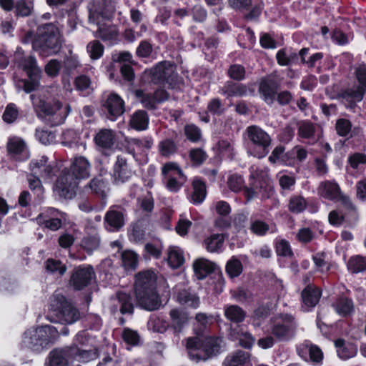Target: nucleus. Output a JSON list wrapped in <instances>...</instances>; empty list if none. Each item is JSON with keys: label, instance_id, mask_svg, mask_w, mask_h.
<instances>
[{"label": "nucleus", "instance_id": "obj_1", "mask_svg": "<svg viewBox=\"0 0 366 366\" xmlns=\"http://www.w3.org/2000/svg\"><path fill=\"white\" fill-rule=\"evenodd\" d=\"M222 340L212 337H192L186 340V347L192 360H207L220 352Z\"/></svg>", "mask_w": 366, "mask_h": 366}, {"label": "nucleus", "instance_id": "obj_2", "mask_svg": "<svg viewBox=\"0 0 366 366\" xmlns=\"http://www.w3.org/2000/svg\"><path fill=\"white\" fill-rule=\"evenodd\" d=\"M61 41L59 29L54 24H46L39 27V36L32 41V47L41 55L57 52Z\"/></svg>", "mask_w": 366, "mask_h": 366}, {"label": "nucleus", "instance_id": "obj_3", "mask_svg": "<svg viewBox=\"0 0 366 366\" xmlns=\"http://www.w3.org/2000/svg\"><path fill=\"white\" fill-rule=\"evenodd\" d=\"M58 336L57 329L51 325L29 329L24 333L23 343L26 347L39 350L48 345Z\"/></svg>", "mask_w": 366, "mask_h": 366}, {"label": "nucleus", "instance_id": "obj_4", "mask_svg": "<svg viewBox=\"0 0 366 366\" xmlns=\"http://www.w3.org/2000/svg\"><path fill=\"white\" fill-rule=\"evenodd\" d=\"M21 51L18 49L14 55L15 61L20 68L27 74L30 81H23L24 89L29 93L35 90L39 85L41 69L37 66L36 60L32 56L21 57Z\"/></svg>", "mask_w": 366, "mask_h": 366}, {"label": "nucleus", "instance_id": "obj_5", "mask_svg": "<svg viewBox=\"0 0 366 366\" xmlns=\"http://www.w3.org/2000/svg\"><path fill=\"white\" fill-rule=\"evenodd\" d=\"M356 77L360 86H352L343 92L342 94V102L351 112H356L353 109L356 103L360 102L365 93L364 87H366V66L360 65L355 71Z\"/></svg>", "mask_w": 366, "mask_h": 366}, {"label": "nucleus", "instance_id": "obj_6", "mask_svg": "<svg viewBox=\"0 0 366 366\" xmlns=\"http://www.w3.org/2000/svg\"><path fill=\"white\" fill-rule=\"evenodd\" d=\"M296 327L291 315H280L272 319L269 331L277 340H287L294 336Z\"/></svg>", "mask_w": 366, "mask_h": 366}, {"label": "nucleus", "instance_id": "obj_7", "mask_svg": "<svg viewBox=\"0 0 366 366\" xmlns=\"http://www.w3.org/2000/svg\"><path fill=\"white\" fill-rule=\"evenodd\" d=\"M52 307L59 310L58 317L64 324H72L80 317L77 309L59 293L52 297Z\"/></svg>", "mask_w": 366, "mask_h": 366}, {"label": "nucleus", "instance_id": "obj_8", "mask_svg": "<svg viewBox=\"0 0 366 366\" xmlns=\"http://www.w3.org/2000/svg\"><path fill=\"white\" fill-rule=\"evenodd\" d=\"M115 9V2L113 0H93L89 6V21L99 24V19L109 18Z\"/></svg>", "mask_w": 366, "mask_h": 366}, {"label": "nucleus", "instance_id": "obj_9", "mask_svg": "<svg viewBox=\"0 0 366 366\" xmlns=\"http://www.w3.org/2000/svg\"><path fill=\"white\" fill-rule=\"evenodd\" d=\"M162 174L168 176L166 187L170 192H177L185 181L182 171L174 163L164 164Z\"/></svg>", "mask_w": 366, "mask_h": 366}, {"label": "nucleus", "instance_id": "obj_10", "mask_svg": "<svg viewBox=\"0 0 366 366\" xmlns=\"http://www.w3.org/2000/svg\"><path fill=\"white\" fill-rule=\"evenodd\" d=\"M79 180L71 172L63 173L57 179L56 189L59 196L71 199L76 192Z\"/></svg>", "mask_w": 366, "mask_h": 366}, {"label": "nucleus", "instance_id": "obj_11", "mask_svg": "<svg viewBox=\"0 0 366 366\" xmlns=\"http://www.w3.org/2000/svg\"><path fill=\"white\" fill-rule=\"evenodd\" d=\"M94 277L91 266L76 268L71 274L69 285L75 290H80L87 286Z\"/></svg>", "mask_w": 366, "mask_h": 366}, {"label": "nucleus", "instance_id": "obj_12", "mask_svg": "<svg viewBox=\"0 0 366 366\" xmlns=\"http://www.w3.org/2000/svg\"><path fill=\"white\" fill-rule=\"evenodd\" d=\"M157 275L152 271H145L139 272L136 276L135 294H138L141 297L144 292L149 290H156Z\"/></svg>", "mask_w": 366, "mask_h": 366}, {"label": "nucleus", "instance_id": "obj_13", "mask_svg": "<svg viewBox=\"0 0 366 366\" xmlns=\"http://www.w3.org/2000/svg\"><path fill=\"white\" fill-rule=\"evenodd\" d=\"M134 95L143 106L148 109L154 108L157 103L162 102L168 98V94L162 89H157L153 95L143 90L137 89L134 91Z\"/></svg>", "mask_w": 366, "mask_h": 366}, {"label": "nucleus", "instance_id": "obj_14", "mask_svg": "<svg viewBox=\"0 0 366 366\" xmlns=\"http://www.w3.org/2000/svg\"><path fill=\"white\" fill-rule=\"evenodd\" d=\"M77 351L76 347L54 350L49 355V366H69V358Z\"/></svg>", "mask_w": 366, "mask_h": 366}, {"label": "nucleus", "instance_id": "obj_15", "mask_svg": "<svg viewBox=\"0 0 366 366\" xmlns=\"http://www.w3.org/2000/svg\"><path fill=\"white\" fill-rule=\"evenodd\" d=\"M90 170L91 164L86 157L79 156L72 160L70 172L78 180L89 177Z\"/></svg>", "mask_w": 366, "mask_h": 366}, {"label": "nucleus", "instance_id": "obj_16", "mask_svg": "<svg viewBox=\"0 0 366 366\" xmlns=\"http://www.w3.org/2000/svg\"><path fill=\"white\" fill-rule=\"evenodd\" d=\"M7 150L11 156L21 161L27 159L29 157L25 142L19 137H14L9 139Z\"/></svg>", "mask_w": 366, "mask_h": 366}, {"label": "nucleus", "instance_id": "obj_17", "mask_svg": "<svg viewBox=\"0 0 366 366\" xmlns=\"http://www.w3.org/2000/svg\"><path fill=\"white\" fill-rule=\"evenodd\" d=\"M174 72L172 65L167 61L158 64L150 70L152 81L154 84H159L164 81H169V78Z\"/></svg>", "mask_w": 366, "mask_h": 366}, {"label": "nucleus", "instance_id": "obj_18", "mask_svg": "<svg viewBox=\"0 0 366 366\" xmlns=\"http://www.w3.org/2000/svg\"><path fill=\"white\" fill-rule=\"evenodd\" d=\"M248 138L255 145L262 147L264 151L270 145L269 136L261 128L250 126L247 129Z\"/></svg>", "mask_w": 366, "mask_h": 366}, {"label": "nucleus", "instance_id": "obj_19", "mask_svg": "<svg viewBox=\"0 0 366 366\" xmlns=\"http://www.w3.org/2000/svg\"><path fill=\"white\" fill-rule=\"evenodd\" d=\"M84 189L87 192L104 197L109 191V180L102 175L95 177L85 186Z\"/></svg>", "mask_w": 366, "mask_h": 366}, {"label": "nucleus", "instance_id": "obj_20", "mask_svg": "<svg viewBox=\"0 0 366 366\" xmlns=\"http://www.w3.org/2000/svg\"><path fill=\"white\" fill-rule=\"evenodd\" d=\"M136 297L139 305L145 310H155L160 306L159 297L156 290L144 291L142 297L136 294Z\"/></svg>", "mask_w": 366, "mask_h": 366}, {"label": "nucleus", "instance_id": "obj_21", "mask_svg": "<svg viewBox=\"0 0 366 366\" xmlns=\"http://www.w3.org/2000/svg\"><path fill=\"white\" fill-rule=\"evenodd\" d=\"M259 187L257 186L255 188L245 187L244 192L248 200H250L257 196H260L262 199H269L274 195V191L271 184H266L264 182H259Z\"/></svg>", "mask_w": 366, "mask_h": 366}, {"label": "nucleus", "instance_id": "obj_22", "mask_svg": "<svg viewBox=\"0 0 366 366\" xmlns=\"http://www.w3.org/2000/svg\"><path fill=\"white\" fill-rule=\"evenodd\" d=\"M318 192L322 197L328 199H336L341 196L339 185L331 181L321 182L318 188Z\"/></svg>", "mask_w": 366, "mask_h": 366}, {"label": "nucleus", "instance_id": "obj_23", "mask_svg": "<svg viewBox=\"0 0 366 366\" xmlns=\"http://www.w3.org/2000/svg\"><path fill=\"white\" fill-rule=\"evenodd\" d=\"M215 264L208 259L200 258L197 259L193 264V269L197 279L205 278L208 274L214 270Z\"/></svg>", "mask_w": 366, "mask_h": 366}, {"label": "nucleus", "instance_id": "obj_24", "mask_svg": "<svg viewBox=\"0 0 366 366\" xmlns=\"http://www.w3.org/2000/svg\"><path fill=\"white\" fill-rule=\"evenodd\" d=\"M105 107L109 114H123L126 112L123 99L116 94H111L108 96Z\"/></svg>", "mask_w": 366, "mask_h": 366}, {"label": "nucleus", "instance_id": "obj_25", "mask_svg": "<svg viewBox=\"0 0 366 366\" xmlns=\"http://www.w3.org/2000/svg\"><path fill=\"white\" fill-rule=\"evenodd\" d=\"M114 133L111 129H103L95 136L96 144L104 149H109L114 144Z\"/></svg>", "mask_w": 366, "mask_h": 366}, {"label": "nucleus", "instance_id": "obj_26", "mask_svg": "<svg viewBox=\"0 0 366 366\" xmlns=\"http://www.w3.org/2000/svg\"><path fill=\"white\" fill-rule=\"evenodd\" d=\"M106 223L115 230L119 229L124 224V214L119 210L112 208L104 217Z\"/></svg>", "mask_w": 366, "mask_h": 366}, {"label": "nucleus", "instance_id": "obj_27", "mask_svg": "<svg viewBox=\"0 0 366 366\" xmlns=\"http://www.w3.org/2000/svg\"><path fill=\"white\" fill-rule=\"evenodd\" d=\"M231 336L239 341V345L245 348H250L255 342L254 337L241 327H237L231 331Z\"/></svg>", "mask_w": 366, "mask_h": 366}, {"label": "nucleus", "instance_id": "obj_28", "mask_svg": "<svg viewBox=\"0 0 366 366\" xmlns=\"http://www.w3.org/2000/svg\"><path fill=\"white\" fill-rule=\"evenodd\" d=\"M320 296V291L310 285L305 287L302 292V302L307 307L315 306L319 302Z\"/></svg>", "mask_w": 366, "mask_h": 366}, {"label": "nucleus", "instance_id": "obj_29", "mask_svg": "<svg viewBox=\"0 0 366 366\" xmlns=\"http://www.w3.org/2000/svg\"><path fill=\"white\" fill-rule=\"evenodd\" d=\"M347 269L352 274L362 273L366 271V257L354 255L347 264Z\"/></svg>", "mask_w": 366, "mask_h": 366}, {"label": "nucleus", "instance_id": "obj_30", "mask_svg": "<svg viewBox=\"0 0 366 366\" xmlns=\"http://www.w3.org/2000/svg\"><path fill=\"white\" fill-rule=\"evenodd\" d=\"M276 90L273 83L268 80H262L259 86V92L262 99L268 104L274 102Z\"/></svg>", "mask_w": 366, "mask_h": 366}, {"label": "nucleus", "instance_id": "obj_31", "mask_svg": "<svg viewBox=\"0 0 366 366\" xmlns=\"http://www.w3.org/2000/svg\"><path fill=\"white\" fill-rule=\"evenodd\" d=\"M248 352L238 350L228 355L224 361L223 366H242L249 359Z\"/></svg>", "mask_w": 366, "mask_h": 366}, {"label": "nucleus", "instance_id": "obj_32", "mask_svg": "<svg viewBox=\"0 0 366 366\" xmlns=\"http://www.w3.org/2000/svg\"><path fill=\"white\" fill-rule=\"evenodd\" d=\"M247 92V88L242 84L227 81L222 88L221 93L227 97L242 96Z\"/></svg>", "mask_w": 366, "mask_h": 366}, {"label": "nucleus", "instance_id": "obj_33", "mask_svg": "<svg viewBox=\"0 0 366 366\" xmlns=\"http://www.w3.org/2000/svg\"><path fill=\"white\" fill-rule=\"evenodd\" d=\"M224 316L228 320L239 323L244 320L245 312L237 305H229L224 308Z\"/></svg>", "mask_w": 366, "mask_h": 366}, {"label": "nucleus", "instance_id": "obj_34", "mask_svg": "<svg viewBox=\"0 0 366 366\" xmlns=\"http://www.w3.org/2000/svg\"><path fill=\"white\" fill-rule=\"evenodd\" d=\"M172 320V325L174 330L180 331L183 326L188 322V315L186 312L177 309L172 310L169 312Z\"/></svg>", "mask_w": 366, "mask_h": 366}, {"label": "nucleus", "instance_id": "obj_35", "mask_svg": "<svg viewBox=\"0 0 366 366\" xmlns=\"http://www.w3.org/2000/svg\"><path fill=\"white\" fill-rule=\"evenodd\" d=\"M276 59L280 66H289L297 59V54L290 49H282L277 51Z\"/></svg>", "mask_w": 366, "mask_h": 366}, {"label": "nucleus", "instance_id": "obj_36", "mask_svg": "<svg viewBox=\"0 0 366 366\" xmlns=\"http://www.w3.org/2000/svg\"><path fill=\"white\" fill-rule=\"evenodd\" d=\"M192 185L194 189L192 195V202L195 204H200L204 201L206 197V186L204 183L199 179H194Z\"/></svg>", "mask_w": 366, "mask_h": 366}, {"label": "nucleus", "instance_id": "obj_37", "mask_svg": "<svg viewBox=\"0 0 366 366\" xmlns=\"http://www.w3.org/2000/svg\"><path fill=\"white\" fill-rule=\"evenodd\" d=\"M167 261L171 267H179L184 262L182 251L178 247H170L168 252Z\"/></svg>", "mask_w": 366, "mask_h": 366}, {"label": "nucleus", "instance_id": "obj_38", "mask_svg": "<svg viewBox=\"0 0 366 366\" xmlns=\"http://www.w3.org/2000/svg\"><path fill=\"white\" fill-rule=\"evenodd\" d=\"M114 302L119 305L122 314H132L134 307L132 303V298L125 293H118Z\"/></svg>", "mask_w": 366, "mask_h": 366}, {"label": "nucleus", "instance_id": "obj_39", "mask_svg": "<svg viewBox=\"0 0 366 366\" xmlns=\"http://www.w3.org/2000/svg\"><path fill=\"white\" fill-rule=\"evenodd\" d=\"M300 353L302 356L308 354L312 362H318L322 358V352L321 350L318 347L312 345L303 344L300 347Z\"/></svg>", "mask_w": 366, "mask_h": 366}, {"label": "nucleus", "instance_id": "obj_40", "mask_svg": "<svg viewBox=\"0 0 366 366\" xmlns=\"http://www.w3.org/2000/svg\"><path fill=\"white\" fill-rule=\"evenodd\" d=\"M98 25V30L96 33V36L102 39L103 40H109L114 39L117 35V31L115 27L106 24H102V19H99Z\"/></svg>", "mask_w": 366, "mask_h": 366}, {"label": "nucleus", "instance_id": "obj_41", "mask_svg": "<svg viewBox=\"0 0 366 366\" xmlns=\"http://www.w3.org/2000/svg\"><path fill=\"white\" fill-rule=\"evenodd\" d=\"M34 105L37 113L44 112V114H53L59 111L61 107V104L56 99L53 100L52 105H47L41 100H39V104H37V102H34Z\"/></svg>", "mask_w": 366, "mask_h": 366}, {"label": "nucleus", "instance_id": "obj_42", "mask_svg": "<svg viewBox=\"0 0 366 366\" xmlns=\"http://www.w3.org/2000/svg\"><path fill=\"white\" fill-rule=\"evenodd\" d=\"M178 301L182 305L193 308H197L199 305V297L187 290H182L179 293Z\"/></svg>", "mask_w": 366, "mask_h": 366}, {"label": "nucleus", "instance_id": "obj_43", "mask_svg": "<svg viewBox=\"0 0 366 366\" xmlns=\"http://www.w3.org/2000/svg\"><path fill=\"white\" fill-rule=\"evenodd\" d=\"M336 312L341 316H347L354 310L352 302L346 298L340 299L334 304Z\"/></svg>", "mask_w": 366, "mask_h": 366}, {"label": "nucleus", "instance_id": "obj_44", "mask_svg": "<svg viewBox=\"0 0 366 366\" xmlns=\"http://www.w3.org/2000/svg\"><path fill=\"white\" fill-rule=\"evenodd\" d=\"M306 199L301 196H294L290 198L288 204V209L291 212L300 213L307 207Z\"/></svg>", "mask_w": 366, "mask_h": 366}, {"label": "nucleus", "instance_id": "obj_45", "mask_svg": "<svg viewBox=\"0 0 366 366\" xmlns=\"http://www.w3.org/2000/svg\"><path fill=\"white\" fill-rule=\"evenodd\" d=\"M122 262L126 269H134L138 264L137 254L133 251H124L122 254Z\"/></svg>", "mask_w": 366, "mask_h": 366}, {"label": "nucleus", "instance_id": "obj_46", "mask_svg": "<svg viewBox=\"0 0 366 366\" xmlns=\"http://www.w3.org/2000/svg\"><path fill=\"white\" fill-rule=\"evenodd\" d=\"M34 9L32 0H20L15 5L16 14L21 16L30 15Z\"/></svg>", "mask_w": 366, "mask_h": 366}, {"label": "nucleus", "instance_id": "obj_47", "mask_svg": "<svg viewBox=\"0 0 366 366\" xmlns=\"http://www.w3.org/2000/svg\"><path fill=\"white\" fill-rule=\"evenodd\" d=\"M45 267L47 272L59 276L63 275L66 271V267L64 264H61L60 261L53 259H47L45 263Z\"/></svg>", "mask_w": 366, "mask_h": 366}, {"label": "nucleus", "instance_id": "obj_48", "mask_svg": "<svg viewBox=\"0 0 366 366\" xmlns=\"http://www.w3.org/2000/svg\"><path fill=\"white\" fill-rule=\"evenodd\" d=\"M196 325H195V333L197 336L202 337L201 335L203 330L212 321V317L208 316L205 313H198L195 317Z\"/></svg>", "mask_w": 366, "mask_h": 366}, {"label": "nucleus", "instance_id": "obj_49", "mask_svg": "<svg viewBox=\"0 0 366 366\" xmlns=\"http://www.w3.org/2000/svg\"><path fill=\"white\" fill-rule=\"evenodd\" d=\"M224 237L222 234H212L205 240L207 249L210 252H216L222 247Z\"/></svg>", "mask_w": 366, "mask_h": 366}, {"label": "nucleus", "instance_id": "obj_50", "mask_svg": "<svg viewBox=\"0 0 366 366\" xmlns=\"http://www.w3.org/2000/svg\"><path fill=\"white\" fill-rule=\"evenodd\" d=\"M77 349V353H74L71 357L77 360L78 361L88 362L94 360L97 357V352L95 350H86L84 348H79L75 346Z\"/></svg>", "mask_w": 366, "mask_h": 366}, {"label": "nucleus", "instance_id": "obj_51", "mask_svg": "<svg viewBox=\"0 0 366 366\" xmlns=\"http://www.w3.org/2000/svg\"><path fill=\"white\" fill-rule=\"evenodd\" d=\"M308 49H302L300 51V56L302 63L305 64L309 67H313L316 65V63L322 59L323 55L322 53H315L311 55L307 59H306V54H308Z\"/></svg>", "mask_w": 366, "mask_h": 366}, {"label": "nucleus", "instance_id": "obj_52", "mask_svg": "<svg viewBox=\"0 0 366 366\" xmlns=\"http://www.w3.org/2000/svg\"><path fill=\"white\" fill-rule=\"evenodd\" d=\"M148 124L149 119L147 116H132L129 120L131 128L137 131L145 130Z\"/></svg>", "mask_w": 366, "mask_h": 366}, {"label": "nucleus", "instance_id": "obj_53", "mask_svg": "<svg viewBox=\"0 0 366 366\" xmlns=\"http://www.w3.org/2000/svg\"><path fill=\"white\" fill-rule=\"evenodd\" d=\"M159 149L161 155L164 157H169L175 153L177 150V145L173 141L167 139L159 143Z\"/></svg>", "mask_w": 366, "mask_h": 366}, {"label": "nucleus", "instance_id": "obj_54", "mask_svg": "<svg viewBox=\"0 0 366 366\" xmlns=\"http://www.w3.org/2000/svg\"><path fill=\"white\" fill-rule=\"evenodd\" d=\"M64 213L59 212V210L54 208L51 207L47 209L44 212L39 214L36 219L39 224H41L44 222L43 221L45 219H51L57 217L64 218Z\"/></svg>", "mask_w": 366, "mask_h": 366}, {"label": "nucleus", "instance_id": "obj_55", "mask_svg": "<svg viewBox=\"0 0 366 366\" xmlns=\"http://www.w3.org/2000/svg\"><path fill=\"white\" fill-rule=\"evenodd\" d=\"M226 271L232 278L239 276L242 271L241 262L237 259H231L227 264Z\"/></svg>", "mask_w": 366, "mask_h": 366}, {"label": "nucleus", "instance_id": "obj_56", "mask_svg": "<svg viewBox=\"0 0 366 366\" xmlns=\"http://www.w3.org/2000/svg\"><path fill=\"white\" fill-rule=\"evenodd\" d=\"M87 51L93 59H97L103 54L104 47L97 41H91L87 45Z\"/></svg>", "mask_w": 366, "mask_h": 366}, {"label": "nucleus", "instance_id": "obj_57", "mask_svg": "<svg viewBox=\"0 0 366 366\" xmlns=\"http://www.w3.org/2000/svg\"><path fill=\"white\" fill-rule=\"evenodd\" d=\"M285 148L282 146L277 147L272 152V154L269 157V160L272 163H276L279 161L284 162L285 164H290V162H287V155L284 154Z\"/></svg>", "mask_w": 366, "mask_h": 366}, {"label": "nucleus", "instance_id": "obj_58", "mask_svg": "<svg viewBox=\"0 0 366 366\" xmlns=\"http://www.w3.org/2000/svg\"><path fill=\"white\" fill-rule=\"evenodd\" d=\"M76 88L79 91H88L92 89V84L90 78L86 75H80L75 79Z\"/></svg>", "mask_w": 366, "mask_h": 366}, {"label": "nucleus", "instance_id": "obj_59", "mask_svg": "<svg viewBox=\"0 0 366 366\" xmlns=\"http://www.w3.org/2000/svg\"><path fill=\"white\" fill-rule=\"evenodd\" d=\"M36 137L43 144L45 145L52 143L55 139V135L53 132L39 129H36Z\"/></svg>", "mask_w": 366, "mask_h": 366}, {"label": "nucleus", "instance_id": "obj_60", "mask_svg": "<svg viewBox=\"0 0 366 366\" xmlns=\"http://www.w3.org/2000/svg\"><path fill=\"white\" fill-rule=\"evenodd\" d=\"M83 247L89 252L96 250L99 247V238L96 236H89L82 240Z\"/></svg>", "mask_w": 366, "mask_h": 366}, {"label": "nucleus", "instance_id": "obj_61", "mask_svg": "<svg viewBox=\"0 0 366 366\" xmlns=\"http://www.w3.org/2000/svg\"><path fill=\"white\" fill-rule=\"evenodd\" d=\"M250 229L254 234L262 236L269 230V225L262 221L256 220L251 224Z\"/></svg>", "mask_w": 366, "mask_h": 366}, {"label": "nucleus", "instance_id": "obj_62", "mask_svg": "<svg viewBox=\"0 0 366 366\" xmlns=\"http://www.w3.org/2000/svg\"><path fill=\"white\" fill-rule=\"evenodd\" d=\"M149 327L154 332L163 333L167 330L168 324L161 319L155 318L149 321Z\"/></svg>", "mask_w": 366, "mask_h": 366}, {"label": "nucleus", "instance_id": "obj_63", "mask_svg": "<svg viewBox=\"0 0 366 366\" xmlns=\"http://www.w3.org/2000/svg\"><path fill=\"white\" fill-rule=\"evenodd\" d=\"M229 188L233 192H239L244 187V181L241 176L232 175L227 182Z\"/></svg>", "mask_w": 366, "mask_h": 366}, {"label": "nucleus", "instance_id": "obj_64", "mask_svg": "<svg viewBox=\"0 0 366 366\" xmlns=\"http://www.w3.org/2000/svg\"><path fill=\"white\" fill-rule=\"evenodd\" d=\"M348 162L352 168L356 169L360 164H366V155L362 153H355L348 157Z\"/></svg>", "mask_w": 366, "mask_h": 366}]
</instances>
